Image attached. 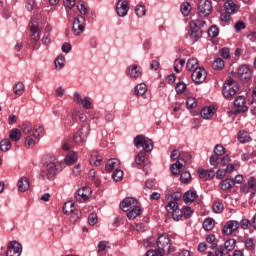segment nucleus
<instances>
[{
    "mask_svg": "<svg viewBox=\"0 0 256 256\" xmlns=\"http://www.w3.org/2000/svg\"><path fill=\"white\" fill-rule=\"evenodd\" d=\"M63 165V162L59 161L57 157L51 156L41 171L42 179H55L63 171Z\"/></svg>",
    "mask_w": 256,
    "mask_h": 256,
    "instance_id": "nucleus-1",
    "label": "nucleus"
},
{
    "mask_svg": "<svg viewBox=\"0 0 256 256\" xmlns=\"http://www.w3.org/2000/svg\"><path fill=\"white\" fill-rule=\"evenodd\" d=\"M223 7L224 12L220 15V21L222 23H229L231 21V15H235L241 9V6L233 2V0L226 1Z\"/></svg>",
    "mask_w": 256,
    "mask_h": 256,
    "instance_id": "nucleus-2",
    "label": "nucleus"
},
{
    "mask_svg": "<svg viewBox=\"0 0 256 256\" xmlns=\"http://www.w3.org/2000/svg\"><path fill=\"white\" fill-rule=\"evenodd\" d=\"M156 245L158 249L152 251L160 253V256H163V253H175V248L171 247V240L167 234H161L156 241Z\"/></svg>",
    "mask_w": 256,
    "mask_h": 256,
    "instance_id": "nucleus-3",
    "label": "nucleus"
},
{
    "mask_svg": "<svg viewBox=\"0 0 256 256\" xmlns=\"http://www.w3.org/2000/svg\"><path fill=\"white\" fill-rule=\"evenodd\" d=\"M45 130L41 125H35L33 129V133L25 137L24 145L26 149H33L37 143H39V139L43 137Z\"/></svg>",
    "mask_w": 256,
    "mask_h": 256,
    "instance_id": "nucleus-4",
    "label": "nucleus"
},
{
    "mask_svg": "<svg viewBox=\"0 0 256 256\" xmlns=\"http://www.w3.org/2000/svg\"><path fill=\"white\" fill-rule=\"evenodd\" d=\"M193 156L189 152H181L180 154V161L177 160L176 163L171 165L170 171L172 175H179L181 170L187 165V163L191 162Z\"/></svg>",
    "mask_w": 256,
    "mask_h": 256,
    "instance_id": "nucleus-5",
    "label": "nucleus"
},
{
    "mask_svg": "<svg viewBox=\"0 0 256 256\" xmlns=\"http://www.w3.org/2000/svg\"><path fill=\"white\" fill-rule=\"evenodd\" d=\"M238 91H239V86L237 85L235 80H233L232 78H229L225 81L223 90H222V93L225 99H228L231 101V99H233V97L237 95Z\"/></svg>",
    "mask_w": 256,
    "mask_h": 256,
    "instance_id": "nucleus-6",
    "label": "nucleus"
},
{
    "mask_svg": "<svg viewBox=\"0 0 256 256\" xmlns=\"http://www.w3.org/2000/svg\"><path fill=\"white\" fill-rule=\"evenodd\" d=\"M134 147L137 149L143 148L146 153L153 151V140L146 139L144 135H137L134 138Z\"/></svg>",
    "mask_w": 256,
    "mask_h": 256,
    "instance_id": "nucleus-7",
    "label": "nucleus"
},
{
    "mask_svg": "<svg viewBox=\"0 0 256 256\" xmlns=\"http://www.w3.org/2000/svg\"><path fill=\"white\" fill-rule=\"evenodd\" d=\"M237 77L240 79V81H246V83H249V81L253 77V70L249 65L242 64L237 69Z\"/></svg>",
    "mask_w": 256,
    "mask_h": 256,
    "instance_id": "nucleus-8",
    "label": "nucleus"
},
{
    "mask_svg": "<svg viewBox=\"0 0 256 256\" xmlns=\"http://www.w3.org/2000/svg\"><path fill=\"white\" fill-rule=\"evenodd\" d=\"M213 12V3L210 0H200L198 2V15L208 17Z\"/></svg>",
    "mask_w": 256,
    "mask_h": 256,
    "instance_id": "nucleus-9",
    "label": "nucleus"
},
{
    "mask_svg": "<svg viewBox=\"0 0 256 256\" xmlns=\"http://www.w3.org/2000/svg\"><path fill=\"white\" fill-rule=\"evenodd\" d=\"M234 106L236 107V110L234 111L235 115H239V113H246V111H249V107L247 106V100L243 96H238L234 100Z\"/></svg>",
    "mask_w": 256,
    "mask_h": 256,
    "instance_id": "nucleus-10",
    "label": "nucleus"
},
{
    "mask_svg": "<svg viewBox=\"0 0 256 256\" xmlns=\"http://www.w3.org/2000/svg\"><path fill=\"white\" fill-rule=\"evenodd\" d=\"M72 31L74 35L79 36L85 31V18L78 16L73 21Z\"/></svg>",
    "mask_w": 256,
    "mask_h": 256,
    "instance_id": "nucleus-11",
    "label": "nucleus"
},
{
    "mask_svg": "<svg viewBox=\"0 0 256 256\" xmlns=\"http://www.w3.org/2000/svg\"><path fill=\"white\" fill-rule=\"evenodd\" d=\"M241 193L247 195V193H251V195H256V179L255 177H250L246 184H243L240 187Z\"/></svg>",
    "mask_w": 256,
    "mask_h": 256,
    "instance_id": "nucleus-12",
    "label": "nucleus"
},
{
    "mask_svg": "<svg viewBox=\"0 0 256 256\" xmlns=\"http://www.w3.org/2000/svg\"><path fill=\"white\" fill-rule=\"evenodd\" d=\"M30 31H31V41L32 43H37L39 39H41V29L39 28V23L37 21H31L29 23Z\"/></svg>",
    "mask_w": 256,
    "mask_h": 256,
    "instance_id": "nucleus-13",
    "label": "nucleus"
},
{
    "mask_svg": "<svg viewBox=\"0 0 256 256\" xmlns=\"http://www.w3.org/2000/svg\"><path fill=\"white\" fill-rule=\"evenodd\" d=\"M126 74L130 79H139L143 75V69L137 64H132L127 68Z\"/></svg>",
    "mask_w": 256,
    "mask_h": 256,
    "instance_id": "nucleus-14",
    "label": "nucleus"
},
{
    "mask_svg": "<svg viewBox=\"0 0 256 256\" xmlns=\"http://www.w3.org/2000/svg\"><path fill=\"white\" fill-rule=\"evenodd\" d=\"M138 205H141V203H139V201H137V199H135L133 197H128V198H125L120 203V209H122V211H129V209H133V208L137 207Z\"/></svg>",
    "mask_w": 256,
    "mask_h": 256,
    "instance_id": "nucleus-15",
    "label": "nucleus"
},
{
    "mask_svg": "<svg viewBox=\"0 0 256 256\" xmlns=\"http://www.w3.org/2000/svg\"><path fill=\"white\" fill-rule=\"evenodd\" d=\"M91 188L89 187H82L78 189L77 193L75 194L76 201H79L80 203H83L91 197Z\"/></svg>",
    "mask_w": 256,
    "mask_h": 256,
    "instance_id": "nucleus-16",
    "label": "nucleus"
},
{
    "mask_svg": "<svg viewBox=\"0 0 256 256\" xmlns=\"http://www.w3.org/2000/svg\"><path fill=\"white\" fill-rule=\"evenodd\" d=\"M191 77L194 83H203L207 77V71H205V68H196L192 71Z\"/></svg>",
    "mask_w": 256,
    "mask_h": 256,
    "instance_id": "nucleus-17",
    "label": "nucleus"
},
{
    "mask_svg": "<svg viewBox=\"0 0 256 256\" xmlns=\"http://www.w3.org/2000/svg\"><path fill=\"white\" fill-rule=\"evenodd\" d=\"M116 13L119 17H125L129 13V4L126 0H119L116 5Z\"/></svg>",
    "mask_w": 256,
    "mask_h": 256,
    "instance_id": "nucleus-18",
    "label": "nucleus"
},
{
    "mask_svg": "<svg viewBox=\"0 0 256 256\" xmlns=\"http://www.w3.org/2000/svg\"><path fill=\"white\" fill-rule=\"evenodd\" d=\"M203 35V30L199 28L197 23L193 22L190 23V37L193 39V41H199L201 39V36Z\"/></svg>",
    "mask_w": 256,
    "mask_h": 256,
    "instance_id": "nucleus-19",
    "label": "nucleus"
},
{
    "mask_svg": "<svg viewBox=\"0 0 256 256\" xmlns=\"http://www.w3.org/2000/svg\"><path fill=\"white\" fill-rule=\"evenodd\" d=\"M18 191L20 193H25V191H29L31 185L29 184V178L22 177L18 180L17 183Z\"/></svg>",
    "mask_w": 256,
    "mask_h": 256,
    "instance_id": "nucleus-20",
    "label": "nucleus"
},
{
    "mask_svg": "<svg viewBox=\"0 0 256 256\" xmlns=\"http://www.w3.org/2000/svg\"><path fill=\"white\" fill-rule=\"evenodd\" d=\"M120 165L121 162L118 159L112 158L107 161L105 169L108 173H111L112 171H117Z\"/></svg>",
    "mask_w": 256,
    "mask_h": 256,
    "instance_id": "nucleus-21",
    "label": "nucleus"
},
{
    "mask_svg": "<svg viewBox=\"0 0 256 256\" xmlns=\"http://www.w3.org/2000/svg\"><path fill=\"white\" fill-rule=\"evenodd\" d=\"M111 249V246H109L108 241H100L97 245V255L98 256H105L107 255V250Z\"/></svg>",
    "mask_w": 256,
    "mask_h": 256,
    "instance_id": "nucleus-22",
    "label": "nucleus"
},
{
    "mask_svg": "<svg viewBox=\"0 0 256 256\" xmlns=\"http://www.w3.org/2000/svg\"><path fill=\"white\" fill-rule=\"evenodd\" d=\"M200 115L202 119H211L213 115H215V107L213 106H207L202 108Z\"/></svg>",
    "mask_w": 256,
    "mask_h": 256,
    "instance_id": "nucleus-23",
    "label": "nucleus"
},
{
    "mask_svg": "<svg viewBox=\"0 0 256 256\" xmlns=\"http://www.w3.org/2000/svg\"><path fill=\"white\" fill-rule=\"evenodd\" d=\"M20 129L23 133V135L29 136L32 135L33 130L35 129V126L33 127V124L29 121H25L21 124Z\"/></svg>",
    "mask_w": 256,
    "mask_h": 256,
    "instance_id": "nucleus-24",
    "label": "nucleus"
},
{
    "mask_svg": "<svg viewBox=\"0 0 256 256\" xmlns=\"http://www.w3.org/2000/svg\"><path fill=\"white\" fill-rule=\"evenodd\" d=\"M141 213H142L141 204H138L137 207L131 208L127 211V217L130 220L137 219V217H139Z\"/></svg>",
    "mask_w": 256,
    "mask_h": 256,
    "instance_id": "nucleus-25",
    "label": "nucleus"
},
{
    "mask_svg": "<svg viewBox=\"0 0 256 256\" xmlns=\"http://www.w3.org/2000/svg\"><path fill=\"white\" fill-rule=\"evenodd\" d=\"M21 135H23V133L21 132L20 129L18 128H13L12 130H10L9 132V139L11 141H14L15 143H17V141H21Z\"/></svg>",
    "mask_w": 256,
    "mask_h": 256,
    "instance_id": "nucleus-26",
    "label": "nucleus"
},
{
    "mask_svg": "<svg viewBox=\"0 0 256 256\" xmlns=\"http://www.w3.org/2000/svg\"><path fill=\"white\" fill-rule=\"evenodd\" d=\"M198 195H197V191L195 190H189L186 193H184L183 195V200L186 203H193V201H195V199H197Z\"/></svg>",
    "mask_w": 256,
    "mask_h": 256,
    "instance_id": "nucleus-27",
    "label": "nucleus"
},
{
    "mask_svg": "<svg viewBox=\"0 0 256 256\" xmlns=\"http://www.w3.org/2000/svg\"><path fill=\"white\" fill-rule=\"evenodd\" d=\"M235 186V180L233 179H225L220 182V188L222 191H227L228 189H231V187Z\"/></svg>",
    "mask_w": 256,
    "mask_h": 256,
    "instance_id": "nucleus-28",
    "label": "nucleus"
},
{
    "mask_svg": "<svg viewBox=\"0 0 256 256\" xmlns=\"http://www.w3.org/2000/svg\"><path fill=\"white\" fill-rule=\"evenodd\" d=\"M186 68L188 69V71H195L196 69H198L199 61L197 60V58H190L187 61Z\"/></svg>",
    "mask_w": 256,
    "mask_h": 256,
    "instance_id": "nucleus-29",
    "label": "nucleus"
},
{
    "mask_svg": "<svg viewBox=\"0 0 256 256\" xmlns=\"http://www.w3.org/2000/svg\"><path fill=\"white\" fill-rule=\"evenodd\" d=\"M134 93L138 97H143L147 93V85L145 83L138 84L134 89Z\"/></svg>",
    "mask_w": 256,
    "mask_h": 256,
    "instance_id": "nucleus-30",
    "label": "nucleus"
},
{
    "mask_svg": "<svg viewBox=\"0 0 256 256\" xmlns=\"http://www.w3.org/2000/svg\"><path fill=\"white\" fill-rule=\"evenodd\" d=\"M74 211H75V203H73L72 201H68L64 204L63 206L64 215H70L74 213Z\"/></svg>",
    "mask_w": 256,
    "mask_h": 256,
    "instance_id": "nucleus-31",
    "label": "nucleus"
},
{
    "mask_svg": "<svg viewBox=\"0 0 256 256\" xmlns=\"http://www.w3.org/2000/svg\"><path fill=\"white\" fill-rule=\"evenodd\" d=\"M77 159H78L77 153L70 152L67 154L64 161H65L66 165H73V164L77 163Z\"/></svg>",
    "mask_w": 256,
    "mask_h": 256,
    "instance_id": "nucleus-32",
    "label": "nucleus"
},
{
    "mask_svg": "<svg viewBox=\"0 0 256 256\" xmlns=\"http://www.w3.org/2000/svg\"><path fill=\"white\" fill-rule=\"evenodd\" d=\"M215 227V220L213 218H206L203 222V229L205 231H213Z\"/></svg>",
    "mask_w": 256,
    "mask_h": 256,
    "instance_id": "nucleus-33",
    "label": "nucleus"
},
{
    "mask_svg": "<svg viewBox=\"0 0 256 256\" xmlns=\"http://www.w3.org/2000/svg\"><path fill=\"white\" fill-rule=\"evenodd\" d=\"M238 141L240 143H249V141H251V137L247 131L242 130L238 133Z\"/></svg>",
    "mask_w": 256,
    "mask_h": 256,
    "instance_id": "nucleus-34",
    "label": "nucleus"
},
{
    "mask_svg": "<svg viewBox=\"0 0 256 256\" xmlns=\"http://www.w3.org/2000/svg\"><path fill=\"white\" fill-rule=\"evenodd\" d=\"M245 249L247 251H255L256 239L255 238H247L244 241Z\"/></svg>",
    "mask_w": 256,
    "mask_h": 256,
    "instance_id": "nucleus-35",
    "label": "nucleus"
},
{
    "mask_svg": "<svg viewBox=\"0 0 256 256\" xmlns=\"http://www.w3.org/2000/svg\"><path fill=\"white\" fill-rule=\"evenodd\" d=\"M13 92L15 93V95H23V93H25V84H23L22 82H17L13 87Z\"/></svg>",
    "mask_w": 256,
    "mask_h": 256,
    "instance_id": "nucleus-36",
    "label": "nucleus"
},
{
    "mask_svg": "<svg viewBox=\"0 0 256 256\" xmlns=\"http://www.w3.org/2000/svg\"><path fill=\"white\" fill-rule=\"evenodd\" d=\"M96 175H97V172L95 171V169H91L88 173L89 179H91V181H93V183H94V185H96V187H99V185H101V180Z\"/></svg>",
    "mask_w": 256,
    "mask_h": 256,
    "instance_id": "nucleus-37",
    "label": "nucleus"
},
{
    "mask_svg": "<svg viewBox=\"0 0 256 256\" xmlns=\"http://www.w3.org/2000/svg\"><path fill=\"white\" fill-rule=\"evenodd\" d=\"M235 245H237V240L235 239H228L224 243V251H233L235 249Z\"/></svg>",
    "mask_w": 256,
    "mask_h": 256,
    "instance_id": "nucleus-38",
    "label": "nucleus"
},
{
    "mask_svg": "<svg viewBox=\"0 0 256 256\" xmlns=\"http://www.w3.org/2000/svg\"><path fill=\"white\" fill-rule=\"evenodd\" d=\"M55 67L56 69H59V71H61V69H63V67H65V56L60 55L55 59Z\"/></svg>",
    "mask_w": 256,
    "mask_h": 256,
    "instance_id": "nucleus-39",
    "label": "nucleus"
},
{
    "mask_svg": "<svg viewBox=\"0 0 256 256\" xmlns=\"http://www.w3.org/2000/svg\"><path fill=\"white\" fill-rule=\"evenodd\" d=\"M225 67V61L222 58H216L212 64V68L215 70H221Z\"/></svg>",
    "mask_w": 256,
    "mask_h": 256,
    "instance_id": "nucleus-40",
    "label": "nucleus"
},
{
    "mask_svg": "<svg viewBox=\"0 0 256 256\" xmlns=\"http://www.w3.org/2000/svg\"><path fill=\"white\" fill-rule=\"evenodd\" d=\"M171 213H172V219L174 221H181V219H183V210L182 209L176 208Z\"/></svg>",
    "mask_w": 256,
    "mask_h": 256,
    "instance_id": "nucleus-41",
    "label": "nucleus"
},
{
    "mask_svg": "<svg viewBox=\"0 0 256 256\" xmlns=\"http://www.w3.org/2000/svg\"><path fill=\"white\" fill-rule=\"evenodd\" d=\"M11 149V140L4 139L0 142V150L6 153V151H9Z\"/></svg>",
    "mask_w": 256,
    "mask_h": 256,
    "instance_id": "nucleus-42",
    "label": "nucleus"
},
{
    "mask_svg": "<svg viewBox=\"0 0 256 256\" xmlns=\"http://www.w3.org/2000/svg\"><path fill=\"white\" fill-rule=\"evenodd\" d=\"M175 90L178 95H183V93H185V91L187 90V84H185L184 82H178L176 84Z\"/></svg>",
    "mask_w": 256,
    "mask_h": 256,
    "instance_id": "nucleus-43",
    "label": "nucleus"
},
{
    "mask_svg": "<svg viewBox=\"0 0 256 256\" xmlns=\"http://www.w3.org/2000/svg\"><path fill=\"white\" fill-rule=\"evenodd\" d=\"M180 11H181L182 15L187 17V15H189V13L191 11V4H189L188 2H184L180 7Z\"/></svg>",
    "mask_w": 256,
    "mask_h": 256,
    "instance_id": "nucleus-44",
    "label": "nucleus"
},
{
    "mask_svg": "<svg viewBox=\"0 0 256 256\" xmlns=\"http://www.w3.org/2000/svg\"><path fill=\"white\" fill-rule=\"evenodd\" d=\"M81 105L84 109H92L93 107V101L91 100V97H85L82 99Z\"/></svg>",
    "mask_w": 256,
    "mask_h": 256,
    "instance_id": "nucleus-45",
    "label": "nucleus"
},
{
    "mask_svg": "<svg viewBox=\"0 0 256 256\" xmlns=\"http://www.w3.org/2000/svg\"><path fill=\"white\" fill-rule=\"evenodd\" d=\"M180 181L181 183L187 184L191 181V173L184 171L180 174Z\"/></svg>",
    "mask_w": 256,
    "mask_h": 256,
    "instance_id": "nucleus-46",
    "label": "nucleus"
},
{
    "mask_svg": "<svg viewBox=\"0 0 256 256\" xmlns=\"http://www.w3.org/2000/svg\"><path fill=\"white\" fill-rule=\"evenodd\" d=\"M193 215V210L189 206L182 207V217L184 219H189Z\"/></svg>",
    "mask_w": 256,
    "mask_h": 256,
    "instance_id": "nucleus-47",
    "label": "nucleus"
},
{
    "mask_svg": "<svg viewBox=\"0 0 256 256\" xmlns=\"http://www.w3.org/2000/svg\"><path fill=\"white\" fill-rule=\"evenodd\" d=\"M81 219V211L80 210H75L74 212L71 213L70 216V221L72 223H77Z\"/></svg>",
    "mask_w": 256,
    "mask_h": 256,
    "instance_id": "nucleus-48",
    "label": "nucleus"
},
{
    "mask_svg": "<svg viewBox=\"0 0 256 256\" xmlns=\"http://www.w3.org/2000/svg\"><path fill=\"white\" fill-rule=\"evenodd\" d=\"M212 209L214 213H223V209H225V206L221 202H215L212 206Z\"/></svg>",
    "mask_w": 256,
    "mask_h": 256,
    "instance_id": "nucleus-49",
    "label": "nucleus"
},
{
    "mask_svg": "<svg viewBox=\"0 0 256 256\" xmlns=\"http://www.w3.org/2000/svg\"><path fill=\"white\" fill-rule=\"evenodd\" d=\"M187 109H195L197 107V100L195 97H189L186 101Z\"/></svg>",
    "mask_w": 256,
    "mask_h": 256,
    "instance_id": "nucleus-50",
    "label": "nucleus"
},
{
    "mask_svg": "<svg viewBox=\"0 0 256 256\" xmlns=\"http://www.w3.org/2000/svg\"><path fill=\"white\" fill-rule=\"evenodd\" d=\"M145 152L141 151L137 154L136 158H135V162L137 165H143V163H145Z\"/></svg>",
    "mask_w": 256,
    "mask_h": 256,
    "instance_id": "nucleus-51",
    "label": "nucleus"
},
{
    "mask_svg": "<svg viewBox=\"0 0 256 256\" xmlns=\"http://www.w3.org/2000/svg\"><path fill=\"white\" fill-rule=\"evenodd\" d=\"M112 179L116 182H119L123 179V171L122 170H114L112 174Z\"/></svg>",
    "mask_w": 256,
    "mask_h": 256,
    "instance_id": "nucleus-52",
    "label": "nucleus"
},
{
    "mask_svg": "<svg viewBox=\"0 0 256 256\" xmlns=\"http://www.w3.org/2000/svg\"><path fill=\"white\" fill-rule=\"evenodd\" d=\"M208 35L209 37H212V39H215V37L219 35V28H217V26H211L208 29Z\"/></svg>",
    "mask_w": 256,
    "mask_h": 256,
    "instance_id": "nucleus-53",
    "label": "nucleus"
},
{
    "mask_svg": "<svg viewBox=\"0 0 256 256\" xmlns=\"http://www.w3.org/2000/svg\"><path fill=\"white\" fill-rule=\"evenodd\" d=\"M135 13L137 17H145V13H146L145 6L137 5L135 8Z\"/></svg>",
    "mask_w": 256,
    "mask_h": 256,
    "instance_id": "nucleus-54",
    "label": "nucleus"
},
{
    "mask_svg": "<svg viewBox=\"0 0 256 256\" xmlns=\"http://www.w3.org/2000/svg\"><path fill=\"white\" fill-rule=\"evenodd\" d=\"M178 208H179V205L177 204L176 201H170L166 205V211H168V213H172V211H174L175 209H178Z\"/></svg>",
    "mask_w": 256,
    "mask_h": 256,
    "instance_id": "nucleus-55",
    "label": "nucleus"
},
{
    "mask_svg": "<svg viewBox=\"0 0 256 256\" xmlns=\"http://www.w3.org/2000/svg\"><path fill=\"white\" fill-rule=\"evenodd\" d=\"M239 225H240V227L242 228V229H249V227H252V222L249 220V219H247V218H243L241 221H240V223H239Z\"/></svg>",
    "mask_w": 256,
    "mask_h": 256,
    "instance_id": "nucleus-56",
    "label": "nucleus"
},
{
    "mask_svg": "<svg viewBox=\"0 0 256 256\" xmlns=\"http://www.w3.org/2000/svg\"><path fill=\"white\" fill-rule=\"evenodd\" d=\"M214 154L218 157H221V155H225V148L223 147V145H216L214 148Z\"/></svg>",
    "mask_w": 256,
    "mask_h": 256,
    "instance_id": "nucleus-57",
    "label": "nucleus"
},
{
    "mask_svg": "<svg viewBox=\"0 0 256 256\" xmlns=\"http://www.w3.org/2000/svg\"><path fill=\"white\" fill-rule=\"evenodd\" d=\"M222 232L224 235H231L234 232L232 226L229 224V221L224 225Z\"/></svg>",
    "mask_w": 256,
    "mask_h": 256,
    "instance_id": "nucleus-58",
    "label": "nucleus"
},
{
    "mask_svg": "<svg viewBox=\"0 0 256 256\" xmlns=\"http://www.w3.org/2000/svg\"><path fill=\"white\" fill-rule=\"evenodd\" d=\"M78 11H80L81 15H87V5L85 2H79L77 5Z\"/></svg>",
    "mask_w": 256,
    "mask_h": 256,
    "instance_id": "nucleus-59",
    "label": "nucleus"
},
{
    "mask_svg": "<svg viewBox=\"0 0 256 256\" xmlns=\"http://www.w3.org/2000/svg\"><path fill=\"white\" fill-rule=\"evenodd\" d=\"M220 163V157L217 156V154H214L210 157V165H213L214 167H217Z\"/></svg>",
    "mask_w": 256,
    "mask_h": 256,
    "instance_id": "nucleus-60",
    "label": "nucleus"
},
{
    "mask_svg": "<svg viewBox=\"0 0 256 256\" xmlns=\"http://www.w3.org/2000/svg\"><path fill=\"white\" fill-rule=\"evenodd\" d=\"M0 13L3 17H10L9 10L5 8V4L2 1H0Z\"/></svg>",
    "mask_w": 256,
    "mask_h": 256,
    "instance_id": "nucleus-61",
    "label": "nucleus"
},
{
    "mask_svg": "<svg viewBox=\"0 0 256 256\" xmlns=\"http://www.w3.org/2000/svg\"><path fill=\"white\" fill-rule=\"evenodd\" d=\"M171 159H173L174 161H181V152L177 149L173 150L171 155H170Z\"/></svg>",
    "mask_w": 256,
    "mask_h": 256,
    "instance_id": "nucleus-62",
    "label": "nucleus"
},
{
    "mask_svg": "<svg viewBox=\"0 0 256 256\" xmlns=\"http://www.w3.org/2000/svg\"><path fill=\"white\" fill-rule=\"evenodd\" d=\"M63 3H64V7H66V9H73L76 5L75 0H63Z\"/></svg>",
    "mask_w": 256,
    "mask_h": 256,
    "instance_id": "nucleus-63",
    "label": "nucleus"
},
{
    "mask_svg": "<svg viewBox=\"0 0 256 256\" xmlns=\"http://www.w3.org/2000/svg\"><path fill=\"white\" fill-rule=\"evenodd\" d=\"M88 223L89 225H95L97 223V214H90L88 216Z\"/></svg>",
    "mask_w": 256,
    "mask_h": 256,
    "instance_id": "nucleus-64",
    "label": "nucleus"
}]
</instances>
